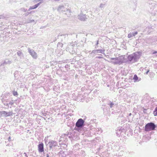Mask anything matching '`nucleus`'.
<instances>
[{"label":"nucleus","instance_id":"f257e3e1","mask_svg":"<svg viewBox=\"0 0 157 157\" xmlns=\"http://www.w3.org/2000/svg\"><path fill=\"white\" fill-rule=\"evenodd\" d=\"M141 56V52H137L130 55L128 57L127 62L129 63H132L138 61Z\"/></svg>","mask_w":157,"mask_h":157},{"label":"nucleus","instance_id":"a878e982","mask_svg":"<svg viewBox=\"0 0 157 157\" xmlns=\"http://www.w3.org/2000/svg\"><path fill=\"white\" fill-rule=\"evenodd\" d=\"M146 30H148V31H152L153 29L150 26L147 27L146 28Z\"/></svg>","mask_w":157,"mask_h":157},{"label":"nucleus","instance_id":"2f4dec72","mask_svg":"<svg viewBox=\"0 0 157 157\" xmlns=\"http://www.w3.org/2000/svg\"><path fill=\"white\" fill-rule=\"evenodd\" d=\"M138 33V32L137 31L135 32L132 33V34L133 35V36H135L136 35H137Z\"/></svg>","mask_w":157,"mask_h":157},{"label":"nucleus","instance_id":"052dcab7","mask_svg":"<svg viewBox=\"0 0 157 157\" xmlns=\"http://www.w3.org/2000/svg\"><path fill=\"white\" fill-rule=\"evenodd\" d=\"M156 56H157V54L156 55Z\"/></svg>","mask_w":157,"mask_h":157},{"label":"nucleus","instance_id":"7c9ffc66","mask_svg":"<svg viewBox=\"0 0 157 157\" xmlns=\"http://www.w3.org/2000/svg\"><path fill=\"white\" fill-rule=\"evenodd\" d=\"M98 53L97 49V50H93L91 53Z\"/></svg>","mask_w":157,"mask_h":157},{"label":"nucleus","instance_id":"4c0bfd02","mask_svg":"<svg viewBox=\"0 0 157 157\" xmlns=\"http://www.w3.org/2000/svg\"><path fill=\"white\" fill-rule=\"evenodd\" d=\"M149 70H148L145 73V74H146V75H147L148 73L149 72Z\"/></svg>","mask_w":157,"mask_h":157},{"label":"nucleus","instance_id":"864d4df0","mask_svg":"<svg viewBox=\"0 0 157 157\" xmlns=\"http://www.w3.org/2000/svg\"><path fill=\"white\" fill-rule=\"evenodd\" d=\"M118 157H122V156L121 155H120L119 156H118Z\"/></svg>","mask_w":157,"mask_h":157},{"label":"nucleus","instance_id":"412c9836","mask_svg":"<svg viewBox=\"0 0 157 157\" xmlns=\"http://www.w3.org/2000/svg\"><path fill=\"white\" fill-rule=\"evenodd\" d=\"M57 46L58 48L60 49L63 46V44L62 43L59 42L57 44Z\"/></svg>","mask_w":157,"mask_h":157},{"label":"nucleus","instance_id":"4468645a","mask_svg":"<svg viewBox=\"0 0 157 157\" xmlns=\"http://www.w3.org/2000/svg\"><path fill=\"white\" fill-rule=\"evenodd\" d=\"M11 63V61H10L8 59H6L5 60L4 62L1 64V66H3L4 64H10Z\"/></svg>","mask_w":157,"mask_h":157},{"label":"nucleus","instance_id":"8fccbe9b","mask_svg":"<svg viewBox=\"0 0 157 157\" xmlns=\"http://www.w3.org/2000/svg\"><path fill=\"white\" fill-rule=\"evenodd\" d=\"M98 47V46H97V45H96V46L95 47V48H97Z\"/></svg>","mask_w":157,"mask_h":157},{"label":"nucleus","instance_id":"603ef678","mask_svg":"<svg viewBox=\"0 0 157 157\" xmlns=\"http://www.w3.org/2000/svg\"><path fill=\"white\" fill-rule=\"evenodd\" d=\"M11 138L10 137H9L8 138V140H9V141L10 140V139Z\"/></svg>","mask_w":157,"mask_h":157},{"label":"nucleus","instance_id":"6ab92c4d","mask_svg":"<svg viewBox=\"0 0 157 157\" xmlns=\"http://www.w3.org/2000/svg\"><path fill=\"white\" fill-rule=\"evenodd\" d=\"M17 54L18 56H19L20 59L24 58V55L23 53L20 51H19L17 52Z\"/></svg>","mask_w":157,"mask_h":157},{"label":"nucleus","instance_id":"e433bc0d","mask_svg":"<svg viewBox=\"0 0 157 157\" xmlns=\"http://www.w3.org/2000/svg\"><path fill=\"white\" fill-rule=\"evenodd\" d=\"M99 44V41L98 40L97 41V43L96 44V45H97V46H98V44Z\"/></svg>","mask_w":157,"mask_h":157},{"label":"nucleus","instance_id":"3c124183","mask_svg":"<svg viewBox=\"0 0 157 157\" xmlns=\"http://www.w3.org/2000/svg\"><path fill=\"white\" fill-rule=\"evenodd\" d=\"M106 109H103V111H104V113L105 112V110Z\"/></svg>","mask_w":157,"mask_h":157},{"label":"nucleus","instance_id":"13d9d810","mask_svg":"<svg viewBox=\"0 0 157 157\" xmlns=\"http://www.w3.org/2000/svg\"><path fill=\"white\" fill-rule=\"evenodd\" d=\"M45 144H47V142H46H46H45Z\"/></svg>","mask_w":157,"mask_h":157},{"label":"nucleus","instance_id":"20e7f679","mask_svg":"<svg viewBox=\"0 0 157 157\" xmlns=\"http://www.w3.org/2000/svg\"><path fill=\"white\" fill-rule=\"evenodd\" d=\"M49 145V149L51 150H53L54 148H56V147H59L58 146V143L56 141L54 140H51L49 142L48 144H47Z\"/></svg>","mask_w":157,"mask_h":157},{"label":"nucleus","instance_id":"de8ad7c7","mask_svg":"<svg viewBox=\"0 0 157 157\" xmlns=\"http://www.w3.org/2000/svg\"><path fill=\"white\" fill-rule=\"evenodd\" d=\"M69 132H67V134H66V136H67V135L69 134Z\"/></svg>","mask_w":157,"mask_h":157},{"label":"nucleus","instance_id":"9d476101","mask_svg":"<svg viewBox=\"0 0 157 157\" xmlns=\"http://www.w3.org/2000/svg\"><path fill=\"white\" fill-rule=\"evenodd\" d=\"M78 18L81 21H85L86 19L85 14H80L78 16Z\"/></svg>","mask_w":157,"mask_h":157},{"label":"nucleus","instance_id":"6e6552de","mask_svg":"<svg viewBox=\"0 0 157 157\" xmlns=\"http://www.w3.org/2000/svg\"><path fill=\"white\" fill-rule=\"evenodd\" d=\"M53 151V150H48L46 155V157H55V155Z\"/></svg>","mask_w":157,"mask_h":157},{"label":"nucleus","instance_id":"c03bdc74","mask_svg":"<svg viewBox=\"0 0 157 157\" xmlns=\"http://www.w3.org/2000/svg\"><path fill=\"white\" fill-rule=\"evenodd\" d=\"M34 20H31L30 21V22H34Z\"/></svg>","mask_w":157,"mask_h":157},{"label":"nucleus","instance_id":"c9c22d12","mask_svg":"<svg viewBox=\"0 0 157 157\" xmlns=\"http://www.w3.org/2000/svg\"><path fill=\"white\" fill-rule=\"evenodd\" d=\"M41 0H34V2H35V3H36L40 1H41Z\"/></svg>","mask_w":157,"mask_h":157},{"label":"nucleus","instance_id":"f3484780","mask_svg":"<svg viewBox=\"0 0 157 157\" xmlns=\"http://www.w3.org/2000/svg\"><path fill=\"white\" fill-rule=\"evenodd\" d=\"M58 154L59 157L61 156V157H65L66 155V154L65 153V152L63 151H59Z\"/></svg>","mask_w":157,"mask_h":157},{"label":"nucleus","instance_id":"7ed1b4c3","mask_svg":"<svg viewBox=\"0 0 157 157\" xmlns=\"http://www.w3.org/2000/svg\"><path fill=\"white\" fill-rule=\"evenodd\" d=\"M156 124L153 122H150L146 124L144 127V130L146 132L155 130Z\"/></svg>","mask_w":157,"mask_h":157},{"label":"nucleus","instance_id":"a18cd8bd","mask_svg":"<svg viewBox=\"0 0 157 157\" xmlns=\"http://www.w3.org/2000/svg\"><path fill=\"white\" fill-rule=\"evenodd\" d=\"M67 35V34H65V35H60V36H66V35Z\"/></svg>","mask_w":157,"mask_h":157},{"label":"nucleus","instance_id":"5701e85b","mask_svg":"<svg viewBox=\"0 0 157 157\" xmlns=\"http://www.w3.org/2000/svg\"><path fill=\"white\" fill-rule=\"evenodd\" d=\"M133 116H132V114L131 113H130L129 114V115L128 116V120H132V119L133 118Z\"/></svg>","mask_w":157,"mask_h":157},{"label":"nucleus","instance_id":"09e8293b","mask_svg":"<svg viewBox=\"0 0 157 157\" xmlns=\"http://www.w3.org/2000/svg\"><path fill=\"white\" fill-rule=\"evenodd\" d=\"M29 14V13H26V15H28Z\"/></svg>","mask_w":157,"mask_h":157},{"label":"nucleus","instance_id":"c85d7f7f","mask_svg":"<svg viewBox=\"0 0 157 157\" xmlns=\"http://www.w3.org/2000/svg\"><path fill=\"white\" fill-rule=\"evenodd\" d=\"M133 36H133V34L132 33H130L128 35V38H130L132 37Z\"/></svg>","mask_w":157,"mask_h":157},{"label":"nucleus","instance_id":"5fc2aeb1","mask_svg":"<svg viewBox=\"0 0 157 157\" xmlns=\"http://www.w3.org/2000/svg\"><path fill=\"white\" fill-rule=\"evenodd\" d=\"M33 12V11H31L30 12V13H32V12Z\"/></svg>","mask_w":157,"mask_h":157},{"label":"nucleus","instance_id":"423d86ee","mask_svg":"<svg viewBox=\"0 0 157 157\" xmlns=\"http://www.w3.org/2000/svg\"><path fill=\"white\" fill-rule=\"evenodd\" d=\"M85 121L82 118H80L78 120L76 123V126L78 127H84V126Z\"/></svg>","mask_w":157,"mask_h":157},{"label":"nucleus","instance_id":"49530a36","mask_svg":"<svg viewBox=\"0 0 157 157\" xmlns=\"http://www.w3.org/2000/svg\"><path fill=\"white\" fill-rule=\"evenodd\" d=\"M2 111H0V115H1V116H2Z\"/></svg>","mask_w":157,"mask_h":157},{"label":"nucleus","instance_id":"dca6fc26","mask_svg":"<svg viewBox=\"0 0 157 157\" xmlns=\"http://www.w3.org/2000/svg\"><path fill=\"white\" fill-rule=\"evenodd\" d=\"M57 10L59 11H66L65 8L63 6H59Z\"/></svg>","mask_w":157,"mask_h":157},{"label":"nucleus","instance_id":"2eb2a0df","mask_svg":"<svg viewBox=\"0 0 157 157\" xmlns=\"http://www.w3.org/2000/svg\"><path fill=\"white\" fill-rule=\"evenodd\" d=\"M133 79L134 80V82H138L141 79L140 78H139L136 74L134 75Z\"/></svg>","mask_w":157,"mask_h":157},{"label":"nucleus","instance_id":"393cba45","mask_svg":"<svg viewBox=\"0 0 157 157\" xmlns=\"http://www.w3.org/2000/svg\"><path fill=\"white\" fill-rule=\"evenodd\" d=\"M153 114L155 116H157V107L155 108L153 111Z\"/></svg>","mask_w":157,"mask_h":157},{"label":"nucleus","instance_id":"ea45409f","mask_svg":"<svg viewBox=\"0 0 157 157\" xmlns=\"http://www.w3.org/2000/svg\"><path fill=\"white\" fill-rule=\"evenodd\" d=\"M97 58H98V59H101V58H103V57L102 56H98L97 57Z\"/></svg>","mask_w":157,"mask_h":157},{"label":"nucleus","instance_id":"58836bf2","mask_svg":"<svg viewBox=\"0 0 157 157\" xmlns=\"http://www.w3.org/2000/svg\"><path fill=\"white\" fill-rule=\"evenodd\" d=\"M65 68H68V65H67V64H66V65H65Z\"/></svg>","mask_w":157,"mask_h":157},{"label":"nucleus","instance_id":"0eeeda50","mask_svg":"<svg viewBox=\"0 0 157 157\" xmlns=\"http://www.w3.org/2000/svg\"><path fill=\"white\" fill-rule=\"evenodd\" d=\"M38 151L40 153L44 151V144L43 143L40 142L38 145Z\"/></svg>","mask_w":157,"mask_h":157},{"label":"nucleus","instance_id":"9b49d317","mask_svg":"<svg viewBox=\"0 0 157 157\" xmlns=\"http://www.w3.org/2000/svg\"><path fill=\"white\" fill-rule=\"evenodd\" d=\"M42 2H40L39 3L35 5H34L30 6L28 10V11H29L31 10L34 9L36 8Z\"/></svg>","mask_w":157,"mask_h":157},{"label":"nucleus","instance_id":"4be33fe9","mask_svg":"<svg viewBox=\"0 0 157 157\" xmlns=\"http://www.w3.org/2000/svg\"><path fill=\"white\" fill-rule=\"evenodd\" d=\"M98 53H100L102 54H105L104 52L105 51V49H97Z\"/></svg>","mask_w":157,"mask_h":157},{"label":"nucleus","instance_id":"f03ea898","mask_svg":"<svg viewBox=\"0 0 157 157\" xmlns=\"http://www.w3.org/2000/svg\"><path fill=\"white\" fill-rule=\"evenodd\" d=\"M77 43L75 41L74 42L70 43L68 44L67 49L72 54H73L75 53V49H76Z\"/></svg>","mask_w":157,"mask_h":157},{"label":"nucleus","instance_id":"72a5a7b5","mask_svg":"<svg viewBox=\"0 0 157 157\" xmlns=\"http://www.w3.org/2000/svg\"><path fill=\"white\" fill-rule=\"evenodd\" d=\"M156 53H157V51H154L152 53V54H154Z\"/></svg>","mask_w":157,"mask_h":157},{"label":"nucleus","instance_id":"473e14b6","mask_svg":"<svg viewBox=\"0 0 157 157\" xmlns=\"http://www.w3.org/2000/svg\"><path fill=\"white\" fill-rule=\"evenodd\" d=\"M66 11H67V12H69V13H70L71 12V10H69V9H66Z\"/></svg>","mask_w":157,"mask_h":157},{"label":"nucleus","instance_id":"6e6d98bb","mask_svg":"<svg viewBox=\"0 0 157 157\" xmlns=\"http://www.w3.org/2000/svg\"><path fill=\"white\" fill-rule=\"evenodd\" d=\"M48 138V137H47L46 138V137H45V140H46V139H47Z\"/></svg>","mask_w":157,"mask_h":157},{"label":"nucleus","instance_id":"39448f33","mask_svg":"<svg viewBox=\"0 0 157 157\" xmlns=\"http://www.w3.org/2000/svg\"><path fill=\"white\" fill-rule=\"evenodd\" d=\"M28 52L32 56V57L35 59H36L37 58V54L34 51L33 49H31L30 48H28Z\"/></svg>","mask_w":157,"mask_h":157},{"label":"nucleus","instance_id":"4d7b16f0","mask_svg":"<svg viewBox=\"0 0 157 157\" xmlns=\"http://www.w3.org/2000/svg\"><path fill=\"white\" fill-rule=\"evenodd\" d=\"M147 110V109H144V111H146Z\"/></svg>","mask_w":157,"mask_h":157},{"label":"nucleus","instance_id":"b1692460","mask_svg":"<svg viewBox=\"0 0 157 157\" xmlns=\"http://www.w3.org/2000/svg\"><path fill=\"white\" fill-rule=\"evenodd\" d=\"M122 127H121L120 128H119L117 129V132H116V134H121V132H122V130H121Z\"/></svg>","mask_w":157,"mask_h":157},{"label":"nucleus","instance_id":"37998d69","mask_svg":"<svg viewBox=\"0 0 157 157\" xmlns=\"http://www.w3.org/2000/svg\"><path fill=\"white\" fill-rule=\"evenodd\" d=\"M4 16L2 15H0V19L3 18Z\"/></svg>","mask_w":157,"mask_h":157},{"label":"nucleus","instance_id":"c756f323","mask_svg":"<svg viewBox=\"0 0 157 157\" xmlns=\"http://www.w3.org/2000/svg\"><path fill=\"white\" fill-rule=\"evenodd\" d=\"M105 5V4H103L102 3H101L100 4V7L101 8V9H102V8L104 7Z\"/></svg>","mask_w":157,"mask_h":157},{"label":"nucleus","instance_id":"f8f14e48","mask_svg":"<svg viewBox=\"0 0 157 157\" xmlns=\"http://www.w3.org/2000/svg\"><path fill=\"white\" fill-rule=\"evenodd\" d=\"M74 129L80 132H82L83 131L84 127H78L75 125Z\"/></svg>","mask_w":157,"mask_h":157},{"label":"nucleus","instance_id":"bb28decb","mask_svg":"<svg viewBox=\"0 0 157 157\" xmlns=\"http://www.w3.org/2000/svg\"><path fill=\"white\" fill-rule=\"evenodd\" d=\"M13 94L14 96H17L18 95V93L17 91H13Z\"/></svg>","mask_w":157,"mask_h":157},{"label":"nucleus","instance_id":"a211bd4d","mask_svg":"<svg viewBox=\"0 0 157 157\" xmlns=\"http://www.w3.org/2000/svg\"><path fill=\"white\" fill-rule=\"evenodd\" d=\"M107 104L109 106V107L111 108H112L114 107V106L115 105V104L114 103L113 101H108Z\"/></svg>","mask_w":157,"mask_h":157},{"label":"nucleus","instance_id":"79ce46f5","mask_svg":"<svg viewBox=\"0 0 157 157\" xmlns=\"http://www.w3.org/2000/svg\"><path fill=\"white\" fill-rule=\"evenodd\" d=\"M24 154L25 155V157H28L27 155L26 154V153L25 152L24 153Z\"/></svg>","mask_w":157,"mask_h":157},{"label":"nucleus","instance_id":"a19ab883","mask_svg":"<svg viewBox=\"0 0 157 157\" xmlns=\"http://www.w3.org/2000/svg\"><path fill=\"white\" fill-rule=\"evenodd\" d=\"M12 101H10V104L12 105L13 103V100Z\"/></svg>","mask_w":157,"mask_h":157},{"label":"nucleus","instance_id":"1a4fd4ad","mask_svg":"<svg viewBox=\"0 0 157 157\" xmlns=\"http://www.w3.org/2000/svg\"><path fill=\"white\" fill-rule=\"evenodd\" d=\"M117 59H118V61L116 63H118V64L120 65L123 62L124 57L122 56L117 57Z\"/></svg>","mask_w":157,"mask_h":157},{"label":"nucleus","instance_id":"f704fd0d","mask_svg":"<svg viewBox=\"0 0 157 157\" xmlns=\"http://www.w3.org/2000/svg\"><path fill=\"white\" fill-rule=\"evenodd\" d=\"M58 38V37H56L55 38V40L53 41V42H55L56 40H57Z\"/></svg>","mask_w":157,"mask_h":157},{"label":"nucleus","instance_id":"cd10ccee","mask_svg":"<svg viewBox=\"0 0 157 157\" xmlns=\"http://www.w3.org/2000/svg\"><path fill=\"white\" fill-rule=\"evenodd\" d=\"M65 135H66V134H64L62 135L61 136V140H62V138H63V139H64V138H65V139L66 138V137Z\"/></svg>","mask_w":157,"mask_h":157},{"label":"nucleus","instance_id":"bf43d9fd","mask_svg":"<svg viewBox=\"0 0 157 157\" xmlns=\"http://www.w3.org/2000/svg\"><path fill=\"white\" fill-rule=\"evenodd\" d=\"M26 11V10H25V11Z\"/></svg>","mask_w":157,"mask_h":157},{"label":"nucleus","instance_id":"ddd939ff","mask_svg":"<svg viewBox=\"0 0 157 157\" xmlns=\"http://www.w3.org/2000/svg\"><path fill=\"white\" fill-rule=\"evenodd\" d=\"M2 115H4L6 117L10 116L12 115V112H7L5 111H2Z\"/></svg>","mask_w":157,"mask_h":157},{"label":"nucleus","instance_id":"aec40b11","mask_svg":"<svg viewBox=\"0 0 157 157\" xmlns=\"http://www.w3.org/2000/svg\"><path fill=\"white\" fill-rule=\"evenodd\" d=\"M117 57L116 58H111L110 59V60H113V61H111V62L114 64H118V63H116L118 61V59H117Z\"/></svg>","mask_w":157,"mask_h":157}]
</instances>
